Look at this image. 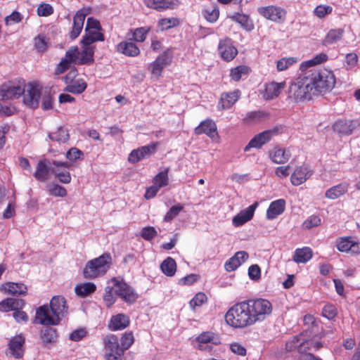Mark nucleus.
Here are the masks:
<instances>
[{"mask_svg": "<svg viewBox=\"0 0 360 360\" xmlns=\"http://www.w3.org/2000/svg\"><path fill=\"white\" fill-rule=\"evenodd\" d=\"M258 206V202H255L245 210H241L233 219V225L236 227L240 226L251 220L254 216L255 211Z\"/></svg>", "mask_w": 360, "mask_h": 360, "instance_id": "obj_16", "label": "nucleus"}, {"mask_svg": "<svg viewBox=\"0 0 360 360\" xmlns=\"http://www.w3.org/2000/svg\"><path fill=\"white\" fill-rule=\"evenodd\" d=\"M230 18L238 22L247 30H251L253 28V25L252 24L249 17L246 15L236 13Z\"/></svg>", "mask_w": 360, "mask_h": 360, "instance_id": "obj_47", "label": "nucleus"}, {"mask_svg": "<svg viewBox=\"0 0 360 360\" xmlns=\"http://www.w3.org/2000/svg\"><path fill=\"white\" fill-rule=\"evenodd\" d=\"M255 323L261 322L271 315L273 310L271 303L266 299L247 300Z\"/></svg>", "mask_w": 360, "mask_h": 360, "instance_id": "obj_6", "label": "nucleus"}, {"mask_svg": "<svg viewBox=\"0 0 360 360\" xmlns=\"http://www.w3.org/2000/svg\"><path fill=\"white\" fill-rule=\"evenodd\" d=\"M178 0H151L150 6L157 11L172 9L178 6Z\"/></svg>", "mask_w": 360, "mask_h": 360, "instance_id": "obj_36", "label": "nucleus"}, {"mask_svg": "<svg viewBox=\"0 0 360 360\" xmlns=\"http://www.w3.org/2000/svg\"><path fill=\"white\" fill-rule=\"evenodd\" d=\"M312 250L310 248L304 247L295 251L293 261L296 263H306L312 257Z\"/></svg>", "mask_w": 360, "mask_h": 360, "instance_id": "obj_35", "label": "nucleus"}, {"mask_svg": "<svg viewBox=\"0 0 360 360\" xmlns=\"http://www.w3.org/2000/svg\"><path fill=\"white\" fill-rule=\"evenodd\" d=\"M104 343L107 350L106 359L119 360L124 352L119 344L118 338L114 335H108L104 339Z\"/></svg>", "mask_w": 360, "mask_h": 360, "instance_id": "obj_10", "label": "nucleus"}, {"mask_svg": "<svg viewBox=\"0 0 360 360\" xmlns=\"http://www.w3.org/2000/svg\"><path fill=\"white\" fill-rule=\"evenodd\" d=\"M150 31V28L148 27H139L134 30L133 32L134 39L139 42H143L147 36V34Z\"/></svg>", "mask_w": 360, "mask_h": 360, "instance_id": "obj_57", "label": "nucleus"}, {"mask_svg": "<svg viewBox=\"0 0 360 360\" xmlns=\"http://www.w3.org/2000/svg\"><path fill=\"white\" fill-rule=\"evenodd\" d=\"M112 282L115 287V293L120 296L125 302L132 304L136 302L138 295L134 290L124 281L112 278Z\"/></svg>", "mask_w": 360, "mask_h": 360, "instance_id": "obj_9", "label": "nucleus"}, {"mask_svg": "<svg viewBox=\"0 0 360 360\" xmlns=\"http://www.w3.org/2000/svg\"><path fill=\"white\" fill-rule=\"evenodd\" d=\"M348 191V184L345 182L334 186L326 191L325 197L330 200H335L343 195Z\"/></svg>", "mask_w": 360, "mask_h": 360, "instance_id": "obj_31", "label": "nucleus"}, {"mask_svg": "<svg viewBox=\"0 0 360 360\" xmlns=\"http://www.w3.org/2000/svg\"><path fill=\"white\" fill-rule=\"evenodd\" d=\"M25 302L21 299L7 298L1 301V311H13V317L18 323H27L29 317L25 311H22Z\"/></svg>", "mask_w": 360, "mask_h": 360, "instance_id": "obj_7", "label": "nucleus"}, {"mask_svg": "<svg viewBox=\"0 0 360 360\" xmlns=\"http://www.w3.org/2000/svg\"><path fill=\"white\" fill-rule=\"evenodd\" d=\"M313 174V171L304 165L297 167L291 174L290 181L292 185L299 186L304 183Z\"/></svg>", "mask_w": 360, "mask_h": 360, "instance_id": "obj_19", "label": "nucleus"}, {"mask_svg": "<svg viewBox=\"0 0 360 360\" xmlns=\"http://www.w3.org/2000/svg\"><path fill=\"white\" fill-rule=\"evenodd\" d=\"M225 320L229 326L236 328L255 324L247 300L232 306L226 313Z\"/></svg>", "mask_w": 360, "mask_h": 360, "instance_id": "obj_3", "label": "nucleus"}, {"mask_svg": "<svg viewBox=\"0 0 360 360\" xmlns=\"http://www.w3.org/2000/svg\"><path fill=\"white\" fill-rule=\"evenodd\" d=\"M250 68L245 65H240L231 70L230 76L234 81H239L243 76L247 75Z\"/></svg>", "mask_w": 360, "mask_h": 360, "instance_id": "obj_49", "label": "nucleus"}, {"mask_svg": "<svg viewBox=\"0 0 360 360\" xmlns=\"http://www.w3.org/2000/svg\"><path fill=\"white\" fill-rule=\"evenodd\" d=\"M258 12L265 18L275 22L284 20L286 14L284 9L275 6L259 7L258 8Z\"/></svg>", "mask_w": 360, "mask_h": 360, "instance_id": "obj_14", "label": "nucleus"}, {"mask_svg": "<svg viewBox=\"0 0 360 360\" xmlns=\"http://www.w3.org/2000/svg\"><path fill=\"white\" fill-rule=\"evenodd\" d=\"M343 33L344 30L342 28L330 30L326 34L323 44L328 45L340 41L342 37Z\"/></svg>", "mask_w": 360, "mask_h": 360, "instance_id": "obj_43", "label": "nucleus"}, {"mask_svg": "<svg viewBox=\"0 0 360 360\" xmlns=\"http://www.w3.org/2000/svg\"><path fill=\"white\" fill-rule=\"evenodd\" d=\"M327 59H328V56L326 53H320V54L316 56L311 60L304 62L302 65L301 68L302 69L304 67H306V68L312 67L315 65L320 64L323 62L326 61Z\"/></svg>", "mask_w": 360, "mask_h": 360, "instance_id": "obj_53", "label": "nucleus"}, {"mask_svg": "<svg viewBox=\"0 0 360 360\" xmlns=\"http://www.w3.org/2000/svg\"><path fill=\"white\" fill-rule=\"evenodd\" d=\"M134 339L131 333H125L121 339V347L123 352L128 349L134 343Z\"/></svg>", "mask_w": 360, "mask_h": 360, "instance_id": "obj_62", "label": "nucleus"}, {"mask_svg": "<svg viewBox=\"0 0 360 360\" xmlns=\"http://www.w3.org/2000/svg\"><path fill=\"white\" fill-rule=\"evenodd\" d=\"M34 47L39 52H44L48 47V40L44 35L39 34L34 39Z\"/></svg>", "mask_w": 360, "mask_h": 360, "instance_id": "obj_55", "label": "nucleus"}, {"mask_svg": "<svg viewBox=\"0 0 360 360\" xmlns=\"http://www.w3.org/2000/svg\"><path fill=\"white\" fill-rule=\"evenodd\" d=\"M314 89L313 94H326L335 86L336 78L333 72L327 68H312L306 71Z\"/></svg>", "mask_w": 360, "mask_h": 360, "instance_id": "obj_2", "label": "nucleus"}, {"mask_svg": "<svg viewBox=\"0 0 360 360\" xmlns=\"http://www.w3.org/2000/svg\"><path fill=\"white\" fill-rule=\"evenodd\" d=\"M25 81L15 79L1 84V100L13 99L20 97L25 92Z\"/></svg>", "mask_w": 360, "mask_h": 360, "instance_id": "obj_8", "label": "nucleus"}, {"mask_svg": "<svg viewBox=\"0 0 360 360\" xmlns=\"http://www.w3.org/2000/svg\"><path fill=\"white\" fill-rule=\"evenodd\" d=\"M359 125L357 120H339L333 126V130L340 135H349Z\"/></svg>", "mask_w": 360, "mask_h": 360, "instance_id": "obj_22", "label": "nucleus"}, {"mask_svg": "<svg viewBox=\"0 0 360 360\" xmlns=\"http://www.w3.org/2000/svg\"><path fill=\"white\" fill-rule=\"evenodd\" d=\"M46 190L49 194L56 197H65L67 195L66 189L57 184H48Z\"/></svg>", "mask_w": 360, "mask_h": 360, "instance_id": "obj_44", "label": "nucleus"}, {"mask_svg": "<svg viewBox=\"0 0 360 360\" xmlns=\"http://www.w3.org/2000/svg\"><path fill=\"white\" fill-rule=\"evenodd\" d=\"M158 144V143H152L140 147L143 159L149 158L156 152Z\"/></svg>", "mask_w": 360, "mask_h": 360, "instance_id": "obj_60", "label": "nucleus"}, {"mask_svg": "<svg viewBox=\"0 0 360 360\" xmlns=\"http://www.w3.org/2000/svg\"><path fill=\"white\" fill-rule=\"evenodd\" d=\"M52 165L55 167L52 174H54L63 184H69L71 181V175L67 170L62 171L60 168H68L70 164L68 162L53 160Z\"/></svg>", "mask_w": 360, "mask_h": 360, "instance_id": "obj_21", "label": "nucleus"}, {"mask_svg": "<svg viewBox=\"0 0 360 360\" xmlns=\"http://www.w3.org/2000/svg\"><path fill=\"white\" fill-rule=\"evenodd\" d=\"M23 102L32 108L39 106V98L41 94V87L37 84H29L25 92L22 94Z\"/></svg>", "mask_w": 360, "mask_h": 360, "instance_id": "obj_11", "label": "nucleus"}, {"mask_svg": "<svg viewBox=\"0 0 360 360\" xmlns=\"http://www.w3.org/2000/svg\"><path fill=\"white\" fill-rule=\"evenodd\" d=\"M337 248L340 252L356 255L360 252V243L353 237L341 238L337 241Z\"/></svg>", "mask_w": 360, "mask_h": 360, "instance_id": "obj_15", "label": "nucleus"}, {"mask_svg": "<svg viewBox=\"0 0 360 360\" xmlns=\"http://www.w3.org/2000/svg\"><path fill=\"white\" fill-rule=\"evenodd\" d=\"M25 338L22 335H18L12 338L8 342V348L6 352L8 356L20 359L24 354Z\"/></svg>", "mask_w": 360, "mask_h": 360, "instance_id": "obj_12", "label": "nucleus"}, {"mask_svg": "<svg viewBox=\"0 0 360 360\" xmlns=\"http://www.w3.org/2000/svg\"><path fill=\"white\" fill-rule=\"evenodd\" d=\"M82 156L83 153L76 148H70L66 153V158L72 162L82 159Z\"/></svg>", "mask_w": 360, "mask_h": 360, "instance_id": "obj_63", "label": "nucleus"}, {"mask_svg": "<svg viewBox=\"0 0 360 360\" xmlns=\"http://www.w3.org/2000/svg\"><path fill=\"white\" fill-rule=\"evenodd\" d=\"M290 157V151L283 148H275L271 153L272 161L276 164H283L286 162Z\"/></svg>", "mask_w": 360, "mask_h": 360, "instance_id": "obj_37", "label": "nucleus"}, {"mask_svg": "<svg viewBox=\"0 0 360 360\" xmlns=\"http://www.w3.org/2000/svg\"><path fill=\"white\" fill-rule=\"evenodd\" d=\"M56 331L52 328H46L41 331V338L44 342H53L56 340Z\"/></svg>", "mask_w": 360, "mask_h": 360, "instance_id": "obj_50", "label": "nucleus"}, {"mask_svg": "<svg viewBox=\"0 0 360 360\" xmlns=\"http://www.w3.org/2000/svg\"><path fill=\"white\" fill-rule=\"evenodd\" d=\"M79 59V51L77 46H72L68 51H66L65 57L63 60H66L67 63L78 64Z\"/></svg>", "mask_w": 360, "mask_h": 360, "instance_id": "obj_45", "label": "nucleus"}, {"mask_svg": "<svg viewBox=\"0 0 360 360\" xmlns=\"http://www.w3.org/2000/svg\"><path fill=\"white\" fill-rule=\"evenodd\" d=\"M171 58L168 51H164L150 65L151 72L156 77H160L164 68L170 63Z\"/></svg>", "mask_w": 360, "mask_h": 360, "instance_id": "obj_23", "label": "nucleus"}, {"mask_svg": "<svg viewBox=\"0 0 360 360\" xmlns=\"http://www.w3.org/2000/svg\"><path fill=\"white\" fill-rule=\"evenodd\" d=\"M194 131L198 135L205 134L212 139L217 134V125L211 120H206L202 122L200 125L195 128Z\"/></svg>", "mask_w": 360, "mask_h": 360, "instance_id": "obj_25", "label": "nucleus"}, {"mask_svg": "<svg viewBox=\"0 0 360 360\" xmlns=\"http://www.w3.org/2000/svg\"><path fill=\"white\" fill-rule=\"evenodd\" d=\"M89 13V8H82L79 10L73 17V25L70 32V37L75 39L81 33L86 16Z\"/></svg>", "mask_w": 360, "mask_h": 360, "instance_id": "obj_13", "label": "nucleus"}, {"mask_svg": "<svg viewBox=\"0 0 360 360\" xmlns=\"http://www.w3.org/2000/svg\"><path fill=\"white\" fill-rule=\"evenodd\" d=\"M53 12V7L49 4H41L37 8V14L39 16H49Z\"/></svg>", "mask_w": 360, "mask_h": 360, "instance_id": "obj_64", "label": "nucleus"}, {"mask_svg": "<svg viewBox=\"0 0 360 360\" xmlns=\"http://www.w3.org/2000/svg\"><path fill=\"white\" fill-rule=\"evenodd\" d=\"M117 51L129 57H134L140 53L138 46L131 41H122L117 46Z\"/></svg>", "mask_w": 360, "mask_h": 360, "instance_id": "obj_30", "label": "nucleus"}, {"mask_svg": "<svg viewBox=\"0 0 360 360\" xmlns=\"http://www.w3.org/2000/svg\"><path fill=\"white\" fill-rule=\"evenodd\" d=\"M115 293V287L107 286L105 288V293L103 295V300L105 303V305L108 307H110L114 302H115V297L114 296Z\"/></svg>", "mask_w": 360, "mask_h": 360, "instance_id": "obj_51", "label": "nucleus"}, {"mask_svg": "<svg viewBox=\"0 0 360 360\" xmlns=\"http://www.w3.org/2000/svg\"><path fill=\"white\" fill-rule=\"evenodd\" d=\"M101 30H89L85 32L84 35L82 37L81 44L82 45H91L96 41H104V35L100 32Z\"/></svg>", "mask_w": 360, "mask_h": 360, "instance_id": "obj_32", "label": "nucleus"}, {"mask_svg": "<svg viewBox=\"0 0 360 360\" xmlns=\"http://www.w3.org/2000/svg\"><path fill=\"white\" fill-rule=\"evenodd\" d=\"M312 86L305 72L291 83L288 89V97L295 103L309 100L314 92Z\"/></svg>", "mask_w": 360, "mask_h": 360, "instance_id": "obj_4", "label": "nucleus"}, {"mask_svg": "<svg viewBox=\"0 0 360 360\" xmlns=\"http://www.w3.org/2000/svg\"><path fill=\"white\" fill-rule=\"evenodd\" d=\"M168 172L169 168H166L157 174L153 179L154 184L157 185L159 188L167 186L169 183Z\"/></svg>", "mask_w": 360, "mask_h": 360, "instance_id": "obj_46", "label": "nucleus"}, {"mask_svg": "<svg viewBox=\"0 0 360 360\" xmlns=\"http://www.w3.org/2000/svg\"><path fill=\"white\" fill-rule=\"evenodd\" d=\"M274 134H275V130H266L255 136L245 147V151H248L251 148H261L271 139Z\"/></svg>", "mask_w": 360, "mask_h": 360, "instance_id": "obj_20", "label": "nucleus"}, {"mask_svg": "<svg viewBox=\"0 0 360 360\" xmlns=\"http://www.w3.org/2000/svg\"><path fill=\"white\" fill-rule=\"evenodd\" d=\"M158 144V143H152L140 147L143 159L149 158L156 152Z\"/></svg>", "mask_w": 360, "mask_h": 360, "instance_id": "obj_59", "label": "nucleus"}, {"mask_svg": "<svg viewBox=\"0 0 360 360\" xmlns=\"http://www.w3.org/2000/svg\"><path fill=\"white\" fill-rule=\"evenodd\" d=\"M240 95V91L238 89L232 92L222 94L218 104L219 108L229 109L238 101Z\"/></svg>", "mask_w": 360, "mask_h": 360, "instance_id": "obj_27", "label": "nucleus"}, {"mask_svg": "<svg viewBox=\"0 0 360 360\" xmlns=\"http://www.w3.org/2000/svg\"><path fill=\"white\" fill-rule=\"evenodd\" d=\"M1 291L12 295H25L27 286L22 283L8 282L1 285Z\"/></svg>", "mask_w": 360, "mask_h": 360, "instance_id": "obj_28", "label": "nucleus"}, {"mask_svg": "<svg viewBox=\"0 0 360 360\" xmlns=\"http://www.w3.org/2000/svg\"><path fill=\"white\" fill-rule=\"evenodd\" d=\"M285 83L270 82L266 85L264 96L267 100H271L278 96L281 91L284 89Z\"/></svg>", "mask_w": 360, "mask_h": 360, "instance_id": "obj_29", "label": "nucleus"}, {"mask_svg": "<svg viewBox=\"0 0 360 360\" xmlns=\"http://www.w3.org/2000/svg\"><path fill=\"white\" fill-rule=\"evenodd\" d=\"M218 51L221 57L227 61L233 60L238 53L237 49L231 44L230 39H221Z\"/></svg>", "mask_w": 360, "mask_h": 360, "instance_id": "obj_17", "label": "nucleus"}, {"mask_svg": "<svg viewBox=\"0 0 360 360\" xmlns=\"http://www.w3.org/2000/svg\"><path fill=\"white\" fill-rule=\"evenodd\" d=\"M179 21L176 18H163L159 21V25L162 30H169L173 27L178 25Z\"/></svg>", "mask_w": 360, "mask_h": 360, "instance_id": "obj_61", "label": "nucleus"}, {"mask_svg": "<svg viewBox=\"0 0 360 360\" xmlns=\"http://www.w3.org/2000/svg\"><path fill=\"white\" fill-rule=\"evenodd\" d=\"M160 269L165 275L173 276L176 271V263L173 258L168 257L162 262Z\"/></svg>", "mask_w": 360, "mask_h": 360, "instance_id": "obj_39", "label": "nucleus"}, {"mask_svg": "<svg viewBox=\"0 0 360 360\" xmlns=\"http://www.w3.org/2000/svg\"><path fill=\"white\" fill-rule=\"evenodd\" d=\"M285 207V201L283 199H278L271 202L266 211V218L272 220L281 214Z\"/></svg>", "mask_w": 360, "mask_h": 360, "instance_id": "obj_26", "label": "nucleus"}, {"mask_svg": "<svg viewBox=\"0 0 360 360\" xmlns=\"http://www.w3.org/2000/svg\"><path fill=\"white\" fill-rule=\"evenodd\" d=\"M96 287L93 283H84L76 285L75 293L80 297L88 296L95 292Z\"/></svg>", "mask_w": 360, "mask_h": 360, "instance_id": "obj_41", "label": "nucleus"}, {"mask_svg": "<svg viewBox=\"0 0 360 360\" xmlns=\"http://www.w3.org/2000/svg\"><path fill=\"white\" fill-rule=\"evenodd\" d=\"M112 257L109 253L89 260L85 265L83 274L85 278L93 279L104 275L110 269Z\"/></svg>", "mask_w": 360, "mask_h": 360, "instance_id": "obj_5", "label": "nucleus"}, {"mask_svg": "<svg viewBox=\"0 0 360 360\" xmlns=\"http://www.w3.org/2000/svg\"><path fill=\"white\" fill-rule=\"evenodd\" d=\"M86 86L87 84L83 79H77L68 84L64 91L75 94H79L85 91Z\"/></svg>", "mask_w": 360, "mask_h": 360, "instance_id": "obj_42", "label": "nucleus"}, {"mask_svg": "<svg viewBox=\"0 0 360 360\" xmlns=\"http://www.w3.org/2000/svg\"><path fill=\"white\" fill-rule=\"evenodd\" d=\"M304 334H300L298 336H295L292 340H288L285 344V349L287 351L291 352L298 349L300 343L302 342Z\"/></svg>", "mask_w": 360, "mask_h": 360, "instance_id": "obj_56", "label": "nucleus"}, {"mask_svg": "<svg viewBox=\"0 0 360 360\" xmlns=\"http://www.w3.org/2000/svg\"><path fill=\"white\" fill-rule=\"evenodd\" d=\"M49 160L44 159L37 163V169L34 173V176L40 182H45L48 179L49 174H52L54 167Z\"/></svg>", "mask_w": 360, "mask_h": 360, "instance_id": "obj_18", "label": "nucleus"}, {"mask_svg": "<svg viewBox=\"0 0 360 360\" xmlns=\"http://www.w3.org/2000/svg\"><path fill=\"white\" fill-rule=\"evenodd\" d=\"M304 335L302 342L300 343L298 347V352L300 353L306 352L307 350L314 349L318 350L323 347L322 343L316 340H307Z\"/></svg>", "mask_w": 360, "mask_h": 360, "instance_id": "obj_38", "label": "nucleus"}, {"mask_svg": "<svg viewBox=\"0 0 360 360\" xmlns=\"http://www.w3.org/2000/svg\"><path fill=\"white\" fill-rule=\"evenodd\" d=\"M83 49L79 51L78 65H90L94 63V46L82 45Z\"/></svg>", "mask_w": 360, "mask_h": 360, "instance_id": "obj_34", "label": "nucleus"}, {"mask_svg": "<svg viewBox=\"0 0 360 360\" xmlns=\"http://www.w3.org/2000/svg\"><path fill=\"white\" fill-rule=\"evenodd\" d=\"M49 137L51 141L60 143H66L70 139V135L68 129L60 127L57 131L50 133Z\"/></svg>", "mask_w": 360, "mask_h": 360, "instance_id": "obj_40", "label": "nucleus"}, {"mask_svg": "<svg viewBox=\"0 0 360 360\" xmlns=\"http://www.w3.org/2000/svg\"><path fill=\"white\" fill-rule=\"evenodd\" d=\"M49 310L48 305H43L37 308L34 323L53 326L59 323L60 319L68 313V307L65 299L62 296H54L50 302Z\"/></svg>", "mask_w": 360, "mask_h": 360, "instance_id": "obj_1", "label": "nucleus"}, {"mask_svg": "<svg viewBox=\"0 0 360 360\" xmlns=\"http://www.w3.org/2000/svg\"><path fill=\"white\" fill-rule=\"evenodd\" d=\"M158 235V232L153 226H146L141 229V236L146 240H151Z\"/></svg>", "mask_w": 360, "mask_h": 360, "instance_id": "obj_58", "label": "nucleus"}, {"mask_svg": "<svg viewBox=\"0 0 360 360\" xmlns=\"http://www.w3.org/2000/svg\"><path fill=\"white\" fill-rule=\"evenodd\" d=\"M197 341L199 342V349H204L202 347V344L207 343H212L214 345L217 344V341L215 340L214 333L210 332L202 333L198 335L196 338Z\"/></svg>", "mask_w": 360, "mask_h": 360, "instance_id": "obj_48", "label": "nucleus"}, {"mask_svg": "<svg viewBox=\"0 0 360 360\" xmlns=\"http://www.w3.org/2000/svg\"><path fill=\"white\" fill-rule=\"evenodd\" d=\"M249 257L245 251H238L225 262L224 268L227 271H232L239 267Z\"/></svg>", "mask_w": 360, "mask_h": 360, "instance_id": "obj_24", "label": "nucleus"}, {"mask_svg": "<svg viewBox=\"0 0 360 360\" xmlns=\"http://www.w3.org/2000/svg\"><path fill=\"white\" fill-rule=\"evenodd\" d=\"M129 324V319L127 316L119 314L111 318L109 327L112 330H122Z\"/></svg>", "mask_w": 360, "mask_h": 360, "instance_id": "obj_33", "label": "nucleus"}, {"mask_svg": "<svg viewBox=\"0 0 360 360\" xmlns=\"http://www.w3.org/2000/svg\"><path fill=\"white\" fill-rule=\"evenodd\" d=\"M183 209L184 207L180 204L172 206L165 215L164 221L167 222L171 221L180 213V212L183 210Z\"/></svg>", "mask_w": 360, "mask_h": 360, "instance_id": "obj_54", "label": "nucleus"}, {"mask_svg": "<svg viewBox=\"0 0 360 360\" xmlns=\"http://www.w3.org/2000/svg\"><path fill=\"white\" fill-rule=\"evenodd\" d=\"M297 58L294 57L283 58L277 62V70L278 71L285 70L289 67L297 63Z\"/></svg>", "mask_w": 360, "mask_h": 360, "instance_id": "obj_52", "label": "nucleus"}]
</instances>
